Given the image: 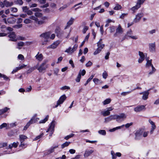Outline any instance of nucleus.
<instances>
[{
	"label": "nucleus",
	"instance_id": "nucleus-42",
	"mask_svg": "<svg viewBox=\"0 0 159 159\" xmlns=\"http://www.w3.org/2000/svg\"><path fill=\"white\" fill-rule=\"evenodd\" d=\"M148 134V131H145L143 129V137H146Z\"/></svg>",
	"mask_w": 159,
	"mask_h": 159
},
{
	"label": "nucleus",
	"instance_id": "nucleus-50",
	"mask_svg": "<svg viewBox=\"0 0 159 159\" xmlns=\"http://www.w3.org/2000/svg\"><path fill=\"white\" fill-rule=\"evenodd\" d=\"M74 1V0H68L66 4H67V6L68 7L70 5L73 3Z\"/></svg>",
	"mask_w": 159,
	"mask_h": 159
},
{
	"label": "nucleus",
	"instance_id": "nucleus-5",
	"mask_svg": "<svg viewBox=\"0 0 159 159\" xmlns=\"http://www.w3.org/2000/svg\"><path fill=\"white\" fill-rule=\"evenodd\" d=\"M51 33L50 32H46L43 33L40 35V37L44 38L45 39L44 42H42V45H45L46 44V43L48 42V39L50 37Z\"/></svg>",
	"mask_w": 159,
	"mask_h": 159
},
{
	"label": "nucleus",
	"instance_id": "nucleus-10",
	"mask_svg": "<svg viewBox=\"0 0 159 159\" xmlns=\"http://www.w3.org/2000/svg\"><path fill=\"white\" fill-rule=\"evenodd\" d=\"M66 97L65 95H62L59 98V100L57 102V104L55 106V107H57L59 105L62 104L64 101L66 99Z\"/></svg>",
	"mask_w": 159,
	"mask_h": 159
},
{
	"label": "nucleus",
	"instance_id": "nucleus-2",
	"mask_svg": "<svg viewBox=\"0 0 159 159\" xmlns=\"http://www.w3.org/2000/svg\"><path fill=\"white\" fill-rule=\"evenodd\" d=\"M30 18L34 20L39 25H41L45 24L46 21L48 20L47 17L44 16L42 17L41 20H39L38 18L34 16H30Z\"/></svg>",
	"mask_w": 159,
	"mask_h": 159
},
{
	"label": "nucleus",
	"instance_id": "nucleus-12",
	"mask_svg": "<svg viewBox=\"0 0 159 159\" xmlns=\"http://www.w3.org/2000/svg\"><path fill=\"white\" fill-rule=\"evenodd\" d=\"M55 125V121H52L46 132H52V134L54 131Z\"/></svg>",
	"mask_w": 159,
	"mask_h": 159
},
{
	"label": "nucleus",
	"instance_id": "nucleus-21",
	"mask_svg": "<svg viewBox=\"0 0 159 159\" xmlns=\"http://www.w3.org/2000/svg\"><path fill=\"white\" fill-rule=\"evenodd\" d=\"M111 154L112 156V159H116L117 156L118 157H120L121 155V154L120 153L117 152L116 153H115L113 151H111Z\"/></svg>",
	"mask_w": 159,
	"mask_h": 159
},
{
	"label": "nucleus",
	"instance_id": "nucleus-44",
	"mask_svg": "<svg viewBox=\"0 0 159 159\" xmlns=\"http://www.w3.org/2000/svg\"><path fill=\"white\" fill-rule=\"evenodd\" d=\"M34 15L35 17L38 18V17H41L42 16L41 13L39 12H36L34 13Z\"/></svg>",
	"mask_w": 159,
	"mask_h": 159
},
{
	"label": "nucleus",
	"instance_id": "nucleus-41",
	"mask_svg": "<svg viewBox=\"0 0 159 159\" xmlns=\"http://www.w3.org/2000/svg\"><path fill=\"white\" fill-rule=\"evenodd\" d=\"M94 76V75H91L90 77L87 80L86 82V83L84 84V85L85 86H86V85L89 83V82L90 81V80L93 79Z\"/></svg>",
	"mask_w": 159,
	"mask_h": 159
},
{
	"label": "nucleus",
	"instance_id": "nucleus-29",
	"mask_svg": "<svg viewBox=\"0 0 159 159\" xmlns=\"http://www.w3.org/2000/svg\"><path fill=\"white\" fill-rule=\"evenodd\" d=\"M16 21V19L13 17H11L7 19V22L9 24H13Z\"/></svg>",
	"mask_w": 159,
	"mask_h": 159
},
{
	"label": "nucleus",
	"instance_id": "nucleus-14",
	"mask_svg": "<svg viewBox=\"0 0 159 159\" xmlns=\"http://www.w3.org/2000/svg\"><path fill=\"white\" fill-rule=\"evenodd\" d=\"M58 145L55 146L54 147H51L48 150L45 152L44 154L45 155H47L50 154L54 152L55 149L58 148Z\"/></svg>",
	"mask_w": 159,
	"mask_h": 159
},
{
	"label": "nucleus",
	"instance_id": "nucleus-18",
	"mask_svg": "<svg viewBox=\"0 0 159 159\" xmlns=\"http://www.w3.org/2000/svg\"><path fill=\"white\" fill-rule=\"evenodd\" d=\"M55 33L58 37H60L63 34V31L59 28H57L55 30Z\"/></svg>",
	"mask_w": 159,
	"mask_h": 159
},
{
	"label": "nucleus",
	"instance_id": "nucleus-11",
	"mask_svg": "<svg viewBox=\"0 0 159 159\" xmlns=\"http://www.w3.org/2000/svg\"><path fill=\"white\" fill-rule=\"evenodd\" d=\"M78 45L76 44H75L73 48H72L71 47H69L68 49H66L65 52L67 53H73L75 51H76L78 48Z\"/></svg>",
	"mask_w": 159,
	"mask_h": 159
},
{
	"label": "nucleus",
	"instance_id": "nucleus-55",
	"mask_svg": "<svg viewBox=\"0 0 159 159\" xmlns=\"http://www.w3.org/2000/svg\"><path fill=\"white\" fill-rule=\"evenodd\" d=\"M22 10L24 12L26 13L29 10V8L27 6H25L22 7Z\"/></svg>",
	"mask_w": 159,
	"mask_h": 159
},
{
	"label": "nucleus",
	"instance_id": "nucleus-23",
	"mask_svg": "<svg viewBox=\"0 0 159 159\" xmlns=\"http://www.w3.org/2000/svg\"><path fill=\"white\" fill-rule=\"evenodd\" d=\"M115 116V115H112L107 117L105 118V122H108L112 120H116V117Z\"/></svg>",
	"mask_w": 159,
	"mask_h": 159
},
{
	"label": "nucleus",
	"instance_id": "nucleus-56",
	"mask_svg": "<svg viewBox=\"0 0 159 159\" xmlns=\"http://www.w3.org/2000/svg\"><path fill=\"white\" fill-rule=\"evenodd\" d=\"M7 126V124L6 123H3L0 125V129H2V128L6 127Z\"/></svg>",
	"mask_w": 159,
	"mask_h": 159
},
{
	"label": "nucleus",
	"instance_id": "nucleus-38",
	"mask_svg": "<svg viewBox=\"0 0 159 159\" xmlns=\"http://www.w3.org/2000/svg\"><path fill=\"white\" fill-rule=\"evenodd\" d=\"M31 19L27 18L24 21V22L26 24H28L30 23H31L32 22V21L31 20Z\"/></svg>",
	"mask_w": 159,
	"mask_h": 159
},
{
	"label": "nucleus",
	"instance_id": "nucleus-53",
	"mask_svg": "<svg viewBox=\"0 0 159 159\" xmlns=\"http://www.w3.org/2000/svg\"><path fill=\"white\" fill-rule=\"evenodd\" d=\"M10 10L11 11L14 13L17 12L18 11L17 8L16 7L11 8Z\"/></svg>",
	"mask_w": 159,
	"mask_h": 159
},
{
	"label": "nucleus",
	"instance_id": "nucleus-43",
	"mask_svg": "<svg viewBox=\"0 0 159 159\" xmlns=\"http://www.w3.org/2000/svg\"><path fill=\"white\" fill-rule=\"evenodd\" d=\"M68 7V6H67V5L66 4H65L62 7L60 8L59 9V10L60 11H61L63 10L64 9Z\"/></svg>",
	"mask_w": 159,
	"mask_h": 159
},
{
	"label": "nucleus",
	"instance_id": "nucleus-61",
	"mask_svg": "<svg viewBox=\"0 0 159 159\" xmlns=\"http://www.w3.org/2000/svg\"><path fill=\"white\" fill-rule=\"evenodd\" d=\"M24 45V43L22 42H20L17 43V46L20 47H23Z\"/></svg>",
	"mask_w": 159,
	"mask_h": 159
},
{
	"label": "nucleus",
	"instance_id": "nucleus-20",
	"mask_svg": "<svg viewBox=\"0 0 159 159\" xmlns=\"http://www.w3.org/2000/svg\"><path fill=\"white\" fill-rule=\"evenodd\" d=\"M143 15L142 13H139L136 15L135 18L134 19V22L137 23L140 20L141 18L143 16Z\"/></svg>",
	"mask_w": 159,
	"mask_h": 159
},
{
	"label": "nucleus",
	"instance_id": "nucleus-45",
	"mask_svg": "<svg viewBox=\"0 0 159 159\" xmlns=\"http://www.w3.org/2000/svg\"><path fill=\"white\" fill-rule=\"evenodd\" d=\"M132 34V30H128L127 32L126 35L127 37H130L131 36V35Z\"/></svg>",
	"mask_w": 159,
	"mask_h": 159
},
{
	"label": "nucleus",
	"instance_id": "nucleus-9",
	"mask_svg": "<svg viewBox=\"0 0 159 159\" xmlns=\"http://www.w3.org/2000/svg\"><path fill=\"white\" fill-rule=\"evenodd\" d=\"M135 139L136 140H139L143 137V129L137 130L135 134Z\"/></svg>",
	"mask_w": 159,
	"mask_h": 159
},
{
	"label": "nucleus",
	"instance_id": "nucleus-47",
	"mask_svg": "<svg viewBox=\"0 0 159 159\" xmlns=\"http://www.w3.org/2000/svg\"><path fill=\"white\" fill-rule=\"evenodd\" d=\"M7 143H0V148L7 146Z\"/></svg>",
	"mask_w": 159,
	"mask_h": 159
},
{
	"label": "nucleus",
	"instance_id": "nucleus-33",
	"mask_svg": "<svg viewBox=\"0 0 159 159\" xmlns=\"http://www.w3.org/2000/svg\"><path fill=\"white\" fill-rule=\"evenodd\" d=\"M38 67V66L36 65L34 66L33 67L30 68L27 71V73L29 74L31 72H32L33 71H34L35 69H37Z\"/></svg>",
	"mask_w": 159,
	"mask_h": 159
},
{
	"label": "nucleus",
	"instance_id": "nucleus-46",
	"mask_svg": "<svg viewBox=\"0 0 159 159\" xmlns=\"http://www.w3.org/2000/svg\"><path fill=\"white\" fill-rule=\"evenodd\" d=\"M122 8L121 6L119 4H116L115 7H114V9L115 10H119Z\"/></svg>",
	"mask_w": 159,
	"mask_h": 159
},
{
	"label": "nucleus",
	"instance_id": "nucleus-57",
	"mask_svg": "<svg viewBox=\"0 0 159 159\" xmlns=\"http://www.w3.org/2000/svg\"><path fill=\"white\" fill-rule=\"evenodd\" d=\"M101 50V49L98 48L94 52V54L96 55L98 54L100 52Z\"/></svg>",
	"mask_w": 159,
	"mask_h": 159
},
{
	"label": "nucleus",
	"instance_id": "nucleus-52",
	"mask_svg": "<svg viewBox=\"0 0 159 159\" xmlns=\"http://www.w3.org/2000/svg\"><path fill=\"white\" fill-rule=\"evenodd\" d=\"M74 134H71L70 135H67L65 137V139L66 140H68V139L72 137L74 135Z\"/></svg>",
	"mask_w": 159,
	"mask_h": 159
},
{
	"label": "nucleus",
	"instance_id": "nucleus-35",
	"mask_svg": "<svg viewBox=\"0 0 159 159\" xmlns=\"http://www.w3.org/2000/svg\"><path fill=\"white\" fill-rule=\"evenodd\" d=\"M48 118L49 116L48 115L44 119L41 120L39 121V123L41 124L45 123L48 120Z\"/></svg>",
	"mask_w": 159,
	"mask_h": 159
},
{
	"label": "nucleus",
	"instance_id": "nucleus-4",
	"mask_svg": "<svg viewBox=\"0 0 159 159\" xmlns=\"http://www.w3.org/2000/svg\"><path fill=\"white\" fill-rule=\"evenodd\" d=\"M145 0H137L136 5L131 8V10L134 13L139 8Z\"/></svg>",
	"mask_w": 159,
	"mask_h": 159
},
{
	"label": "nucleus",
	"instance_id": "nucleus-3",
	"mask_svg": "<svg viewBox=\"0 0 159 159\" xmlns=\"http://www.w3.org/2000/svg\"><path fill=\"white\" fill-rule=\"evenodd\" d=\"M116 120L118 123H120L124 121L126 118V115L123 113L115 115Z\"/></svg>",
	"mask_w": 159,
	"mask_h": 159
},
{
	"label": "nucleus",
	"instance_id": "nucleus-28",
	"mask_svg": "<svg viewBox=\"0 0 159 159\" xmlns=\"http://www.w3.org/2000/svg\"><path fill=\"white\" fill-rule=\"evenodd\" d=\"M102 39H101L97 43V46L98 48L101 49H102L104 47L105 45L104 44H102Z\"/></svg>",
	"mask_w": 159,
	"mask_h": 159
},
{
	"label": "nucleus",
	"instance_id": "nucleus-1",
	"mask_svg": "<svg viewBox=\"0 0 159 159\" xmlns=\"http://www.w3.org/2000/svg\"><path fill=\"white\" fill-rule=\"evenodd\" d=\"M139 54L140 56L138 61L139 63H141L145 57L146 60L147 61L146 66L147 68H148L149 67V60L148 57H147V54L146 53L144 54L143 52L140 51L139 52Z\"/></svg>",
	"mask_w": 159,
	"mask_h": 159
},
{
	"label": "nucleus",
	"instance_id": "nucleus-16",
	"mask_svg": "<svg viewBox=\"0 0 159 159\" xmlns=\"http://www.w3.org/2000/svg\"><path fill=\"white\" fill-rule=\"evenodd\" d=\"M20 147L23 148L25 145V144L23 143V142L25 139H27V137L24 135H20Z\"/></svg>",
	"mask_w": 159,
	"mask_h": 159
},
{
	"label": "nucleus",
	"instance_id": "nucleus-13",
	"mask_svg": "<svg viewBox=\"0 0 159 159\" xmlns=\"http://www.w3.org/2000/svg\"><path fill=\"white\" fill-rule=\"evenodd\" d=\"M150 134H152L153 133L154 130L156 129V127L155 123L150 120Z\"/></svg>",
	"mask_w": 159,
	"mask_h": 159
},
{
	"label": "nucleus",
	"instance_id": "nucleus-49",
	"mask_svg": "<svg viewBox=\"0 0 159 159\" xmlns=\"http://www.w3.org/2000/svg\"><path fill=\"white\" fill-rule=\"evenodd\" d=\"M86 73V71L84 70H80L79 72V74H80L81 75H82V76H84L85 75Z\"/></svg>",
	"mask_w": 159,
	"mask_h": 159
},
{
	"label": "nucleus",
	"instance_id": "nucleus-19",
	"mask_svg": "<svg viewBox=\"0 0 159 159\" xmlns=\"http://www.w3.org/2000/svg\"><path fill=\"white\" fill-rule=\"evenodd\" d=\"M60 42L59 41H57L53 43L52 45L48 46L47 48H52L54 49L56 48L59 44Z\"/></svg>",
	"mask_w": 159,
	"mask_h": 159
},
{
	"label": "nucleus",
	"instance_id": "nucleus-63",
	"mask_svg": "<svg viewBox=\"0 0 159 159\" xmlns=\"http://www.w3.org/2000/svg\"><path fill=\"white\" fill-rule=\"evenodd\" d=\"M102 76L103 78H104L105 79H106L107 78V74L106 71H105L103 73Z\"/></svg>",
	"mask_w": 159,
	"mask_h": 159
},
{
	"label": "nucleus",
	"instance_id": "nucleus-58",
	"mask_svg": "<svg viewBox=\"0 0 159 159\" xmlns=\"http://www.w3.org/2000/svg\"><path fill=\"white\" fill-rule=\"evenodd\" d=\"M81 78V75L80 74H78L77 78L75 79V81L77 82H79L80 81Z\"/></svg>",
	"mask_w": 159,
	"mask_h": 159
},
{
	"label": "nucleus",
	"instance_id": "nucleus-6",
	"mask_svg": "<svg viewBox=\"0 0 159 159\" xmlns=\"http://www.w3.org/2000/svg\"><path fill=\"white\" fill-rule=\"evenodd\" d=\"M39 120V118H36L35 116L33 117L25 126L24 128V130H26L31 124L36 123Z\"/></svg>",
	"mask_w": 159,
	"mask_h": 159
},
{
	"label": "nucleus",
	"instance_id": "nucleus-54",
	"mask_svg": "<svg viewBox=\"0 0 159 159\" xmlns=\"http://www.w3.org/2000/svg\"><path fill=\"white\" fill-rule=\"evenodd\" d=\"M115 26H112L110 27V32L111 33H113L115 31Z\"/></svg>",
	"mask_w": 159,
	"mask_h": 159
},
{
	"label": "nucleus",
	"instance_id": "nucleus-60",
	"mask_svg": "<svg viewBox=\"0 0 159 159\" xmlns=\"http://www.w3.org/2000/svg\"><path fill=\"white\" fill-rule=\"evenodd\" d=\"M133 124V123L132 122H131L130 123H127L124 126H125L126 128H129L130 126L132 125Z\"/></svg>",
	"mask_w": 159,
	"mask_h": 159
},
{
	"label": "nucleus",
	"instance_id": "nucleus-24",
	"mask_svg": "<svg viewBox=\"0 0 159 159\" xmlns=\"http://www.w3.org/2000/svg\"><path fill=\"white\" fill-rule=\"evenodd\" d=\"M156 45L155 43L150 44V52H155Z\"/></svg>",
	"mask_w": 159,
	"mask_h": 159
},
{
	"label": "nucleus",
	"instance_id": "nucleus-31",
	"mask_svg": "<svg viewBox=\"0 0 159 159\" xmlns=\"http://www.w3.org/2000/svg\"><path fill=\"white\" fill-rule=\"evenodd\" d=\"M152 60H150V66H151L152 69V71H150V74H153V73H154L156 70V69L153 66V65L152 63Z\"/></svg>",
	"mask_w": 159,
	"mask_h": 159
},
{
	"label": "nucleus",
	"instance_id": "nucleus-36",
	"mask_svg": "<svg viewBox=\"0 0 159 159\" xmlns=\"http://www.w3.org/2000/svg\"><path fill=\"white\" fill-rule=\"evenodd\" d=\"M111 102V99L110 98H107L103 102V103L104 105L109 104Z\"/></svg>",
	"mask_w": 159,
	"mask_h": 159
},
{
	"label": "nucleus",
	"instance_id": "nucleus-37",
	"mask_svg": "<svg viewBox=\"0 0 159 159\" xmlns=\"http://www.w3.org/2000/svg\"><path fill=\"white\" fill-rule=\"evenodd\" d=\"M98 133L102 135H105L106 134V132L104 130H100L98 131Z\"/></svg>",
	"mask_w": 159,
	"mask_h": 159
},
{
	"label": "nucleus",
	"instance_id": "nucleus-15",
	"mask_svg": "<svg viewBox=\"0 0 159 159\" xmlns=\"http://www.w3.org/2000/svg\"><path fill=\"white\" fill-rule=\"evenodd\" d=\"M8 37L10 38L9 39V41L16 42L17 41V39L16 38V35L15 33L14 32H12L9 33Z\"/></svg>",
	"mask_w": 159,
	"mask_h": 159
},
{
	"label": "nucleus",
	"instance_id": "nucleus-59",
	"mask_svg": "<svg viewBox=\"0 0 159 159\" xmlns=\"http://www.w3.org/2000/svg\"><path fill=\"white\" fill-rule=\"evenodd\" d=\"M93 64V63L90 61H89L86 64V66L87 67L90 66Z\"/></svg>",
	"mask_w": 159,
	"mask_h": 159
},
{
	"label": "nucleus",
	"instance_id": "nucleus-39",
	"mask_svg": "<svg viewBox=\"0 0 159 159\" xmlns=\"http://www.w3.org/2000/svg\"><path fill=\"white\" fill-rule=\"evenodd\" d=\"M15 2L17 4L21 5L23 3V2L22 0H15Z\"/></svg>",
	"mask_w": 159,
	"mask_h": 159
},
{
	"label": "nucleus",
	"instance_id": "nucleus-22",
	"mask_svg": "<svg viewBox=\"0 0 159 159\" xmlns=\"http://www.w3.org/2000/svg\"><path fill=\"white\" fill-rule=\"evenodd\" d=\"M94 152L93 150H86L85 151L84 154V156L85 157H87L91 154Z\"/></svg>",
	"mask_w": 159,
	"mask_h": 159
},
{
	"label": "nucleus",
	"instance_id": "nucleus-30",
	"mask_svg": "<svg viewBox=\"0 0 159 159\" xmlns=\"http://www.w3.org/2000/svg\"><path fill=\"white\" fill-rule=\"evenodd\" d=\"M143 94L142 98L143 100H145L148 98V92H145L143 93H141L140 94Z\"/></svg>",
	"mask_w": 159,
	"mask_h": 159
},
{
	"label": "nucleus",
	"instance_id": "nucleus-48",
	"mask_svg": "<svg viewBox=\"0 0 159 159\" xmlns=\"http://www.w3.org/2000/svg\"><path fill=\"white\" fill-rule=\"evenodd\" d=\"M44 135L43 133H42L40 135L37 136L34 139V140H37L41 138Z\"/></svg>",
	"mask_w": 159,
	"mask_h": 159
},
{
	"label": "nucleus",
	"instance_id": "nucleus-25",
	"mask_svg": "<svg viewBox=\"0 0 159 159\" xmlns=\"http://www.w3.org/2000/svg\"><path fill=\"white\" fill-rule=\"evenodd\" d=\"M116 32L118 34H122L123 33L124 31L120 25H119L116 29Z\"/></svg>",
	"mask_w": 159,
	"mask_h": 159
},
{
	"label": "nucleus",
	"instance_id": "nucleus-51",
	"mask_svg": "<svg viewBox=\"0 0 159 159\" xmlns=\"http://www.w3.org/2000/svg\"><path fill=\"white\" fill-rule=\"evenodd\" d=\"M70 89V87L69 86H64L63 87H61L60 89L61 90H68L69 89Z\"/></svg>",
	"mask_w": 159,
	"mask_h": 159
},
{
	"label": "nucleus",
	"instance_id": "nucleus-17",
	"mask_svg": "<svg viewBox=\"0 0 159 159\" xmlns=\"http://www.w3.org/2000/svg\"><path fill=\"white\" fill-rule=\"evenodd\" d=\"M146 105H138L134 108V111L136 112H140L145 109Z\"/></svg>",
	"mask_w": 159,
	"mask_h": 159
},
{
	"label": "nucleus",
	"instance_id": "nucleus-40",
	"mask_svg": "<svg viewBox=\"0 0 159 159\" xmlns=\"http://www.w3.org/2000/svg\"><path fill=\"white\" fill-rule=\"evenodd\" d=\"M70 142H66L62 144L61 145V148H63L65 147L68 146L70 143Z\"/></svg>",
	"mask_w": 159,
	"mask_h": 159
},
{
	"label": "nucleus",
	"instance_id": "nucleus-27",
	"mask_svg": "<svg viewBox=\"0 0 159 159\" xmlns=\"http://www.w3.org/2000/svg\"><path fill=\"white\" fill-rule=\"evenodd\" d=\"M74 19L71 17L70 18L69 21L67 23V25L65 28V29H66L68 27H69L70 25H72L74 21Z\"/></svg>",
	"mask_w": 159,
	"mask_h": 159
},
{
	"label": "nucleus",
	"instance_id": "nucleus-7",
	"mask_svg": "<svg viewBox=\"0 0 159 159\" xmlns=\"http://www.w3.org/2000/svg\"><path fill=\"white\" fill-rule=\"evenodd\" d=\"M46 61H44L41 64L39 67L37 68L39 72H42L48 68V65L46 64Z\"/></svg>",
	"mask_w": 159,
	"mask_h": 159
},
{
	"label": "nucleus",
	"instance_id": "nucleus-34",
	"mask_svg": "<svg viewBox=\"0 0 159 159\" xmlns=\"http://www.w3.org/2000/svg\"><path fill=\"white\" fill-rule=\"evenodd\" d=\"M101 114L104 116H107L110 115V112L107 110L106 111H102L101 112Z\"/></svg>",
	"mask_w": 159,
	"mask_h": 159
},
{
	"label": "nucleus",
	"instance_id": "nucleus-32",
	"mask_svg": "<svg viewBox=\"0 0 159 159\" xmlns=\"http://www.w3.org/2000/svg\"><path fill=\"white\" fill-rule=\"evenodd\" d=\"M9 109V108L7 107H5L4 108L0 110V115L3 114Z\"/></svg>",
	"mask_w": 159,
	"mask_h": 159
},
{
	"label": "nucleus",
	"instance_id": "nucleus-64",
	"mask_svg": "<svg viewBox=\"0 0 159 159\" xmlns=\"http://www.w3.org/2000/svg\"><path fill=\"white\" fill-rule=\"evenodd\" d=\"M32 11L34 12H39L41 11V10L39 8H35L32 9Z\"/></svg>",
	"mask_w": 159,
	"mask_h": 159
},
{
	"label": "nucleus",
	"instance_id": "nucleus-26",
	"mask_svg": "<svg viewBox=\"0 0 159 159\" xmlns=\"http://www.w3.org/2000/svg\"><path fill=\"white\" fill-rule=\"evenodd\" d=\"M36 59L39 61H41L43 59V55L42 54H39V52L35 56Z\"/></svg>",
	"mask_w": 159,
	"mask_h": 159
},
{
	"label": "nucleus",
	"instance_id": "nucleus-8",
	"mask_svg": "<svg viewBox=\"0 0 159 159\" xmlns=\"http://www.w3.org/2000/svg\"><path fill=\"white\" fill-rule=\"evenodd\" d=\"M13 4V3L12 2H9L7 0H5L3 2H0V6L2 7H3L5 6L7 7H10Z\"/></svg>",
	"mask_w": 159,
	"mask_h": 159
},
{
	"label": "nucleus",
	"instance_id": "nucleus-62",
	"mask_svg": "<svg viewBox=\"0 0 159 159\" xmlns=\"http://www.w3.org/2000/svg\"><path fill=\"white\" fill-rule=\"evenodd\" d=\"M18 58L21 60H23L24 59V57L22 54H19L18 56Z\"/></svg>",
	"mask_w": 159,
	"mask_h": 159
}]
</instances>
